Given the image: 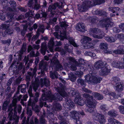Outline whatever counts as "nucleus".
<instances>
[{
    "mask_svg": "<svg viewBox=\"0 0 124 124\" xmlns=\"http://www.w3.org/2000/svg\"><path fill=\"white\" fill-rule=\"evenodd\" d=\"M51 66L52 67L54 66L55 71L50 73V77L52 79H57L59 77L60 75H59L58 71L61 70L63 69L62 66L60 63L59 60L55 56L53 57V59L51 61Z\"/></svg>",
    "mask_w": 124,
    "mask_h": 124,
    "instance_id": "nucleus-1",
    "label": "nucleus"
},
{
    "mask_svg": "<svg viewBox=\"0 0 124 124\" xmlns=\"http://www.w3.org/2000/svg\"><path fill=\"white\" fill-rule=\"evenodd\" d=\"M64 88V91L65 88V86L64 85L62 86V87H58L56 88V90L59 93V94L55 93L54 95L51 94V92L49 91L46 88H45L44 89L42 90V91L43 92H44L45 94L47 96V97H45L43 96L42 98L43 100H49L50 102H52L53 100H56L57 101H60L62 100V96L61 95L60 93L58 91V88Z\"/></svg>",
    "mask_w": 124,
    "mask_h": 124,
    "instance_id": "nucleus-2",
    "label": "nucleus"
},
{
    "mask_svg": "<svg viewBox=\"0 0 124 124\" xmlns=\"http://www.w3.org/2000/svg\"><path fill=\"white\" fill-rule=\"evenodd\" d=\"M57 91L60 93L62 97H65V101L66 102V105L64 107L69 109H70L69 108L70 107L73 108L74 106V104L70 99V97L68 96L64 91V88H58Z\"/></svg>",
    "mask_w": 124,
    "mask_h": 124,
    "instance_id": "nucleus-3",
    "label": "nucleus"
},
{
    "mask_svg": "<svg viewBox=\"0 0 124 124\" xmlns=\"http://www.w3.org/2000/svg\"><path fill=\"white\" fill-rule=\"evenodd\" d=\"M94 6L93 1L84 0L82 5L78 8V9L80 12H84L87 10L89 7Z\"/></svg>",
    "mask_w": 124,
    "mask_h": 124,
    "instance_id": "nucleus-4",
    "label": "nucleus"
},
{
    "mask_svg": "<svg viewBox=\"0 0 124 124\" xmlns=\"http://www.w3.org/2000/svg\"><path fill=\"white\" fill-rule=\"evenodd\" d=\"M29 94L30 98L28 101L27 105L28 106H31L32 109H33V107L35 106L36 103L38 101L39 96V93L38 92H36L35 96H33L32 92L31 93V95L30 93Z\"/></svg>",
    "mask_w": 124,
    "mask_h": 124,
    "instance_id": "nucleus-5",
    "label": "nucleus"
},
{
    "mask_svg": "<svg viewBox=\"0 0 124 124\" xmlns=\"http://www.w3.org/2000/svg\"><path fill=\"white\" fill-rule=\"evenodd\" d=\"M85 78V80L89 84H97L99 83L100 81L102 80L101 78L96 77L95 75L94 74L93 75V73H92L91 76L89 75H86Z\"/></svg>",
    "mask_w": 124,
    "mask_h": 124,
    "instance_id": "nucleus-6",
    "label": "nucleus"
},
{
    "mask_svg": "<svg viewBox=\"0 0 124 124\" xmlns=\"http://www.w3.org/2000/svg\"><path fill=\"white\" fill-rule=\"evenodd\" d=\"M83 97L86 99L87 106L89 108H93L96 105V103L93 101V97L88 94L85 93L83 94Z\"/></svg>",
    "mask_w": 124,
    "mask_h": 124,
    "instance_id": "nucleus-7",
    "label": "nucleus"
},
{
    "mask_svg": "<svg viewBox=\"0 0 124 124\" xmlns=\"http://www.w3.org/2000/svg\"><path fill=\"white\" fill-rule=\"evenodd\" d=\"M13 106L10 104L8 108V110L9 111L8 114V117L9 118V120H14V121L15 124H17L19 121V117L15 114L13 115V110H14V108H13ZM14 123L13 122L12 124H14Z\"/></svg>",
    "mask_w": 124,
    "mask_h": 124,
    "instance_id": "nucleus-8",
    "label": "nucleus"
},
{
    "mask_svg": "<svg viewBox=\"0 0 124 124\" xmlns=\"http://www.w3.org/2000/svg\"><path fill=\"white\" fill-rule=\"evenodd\" d=\"M34 3H33V0L29 1L28 6L34 10H38L39 9L41 6L39 3L38 2L37 0H34Z\"/></svg>",
    "mask_w": 124,
    "mask_h": 124,
    "instance_id": "nucleus-9",
    "label": "nucleus"
},
{
    "mask_svg": "<svg viewBox=\"0 0 124 124\" xmlns=\"http://www.w3.org/2000/svg\"><path fill=\"white\" fill-rule=\"evenodd\" d=\"M31 70L32 72H29L28 73V75L26 77V80L27 81H29L32 78L33 76L36 75V72L37 70L36 68L35 67L33 69L31 68Z\"/></svg>",
    "mask_w": 124,
    "mask_h": 124,
    "instance_id": "nucleus-10",
    "label": "nucleus"
},
{
    "mask_svg": "<svg viewBox=\"0 0 124 124\" xmlns=\"http://www.w3.org/2000/svg\"><path fill=\"white\" fill-rule=\"evenodd\" d=\"M105 20V21H103L102 22V25L103 27L107 28L109 26L112 27L114 23L111 21V19L110 18L107 17Z\"/></svg>",
    "mask_w": 124,
    "mask_h": 124,
    "instance_id": "nucleus-11",
    "label": "nucleus"
},
{
    "mask_svg": "<svg viewBox=\"0 0 124 124\" xmlns=\"http://www.w3.org/2000/svg\"><path fill=\"white\" fill-rule=\"evenodd\" d=\"M95 118L101 124H103L105 121L104 116L98 113H95L94 115Z\"/></svg>",
    "mask_w": 124,
    "mask_h": 124,
    "instance_id": "nucleus-12",
    "label": "nucleus"
},
{
    "mask_svg": "<svg viewBox=\"0 0 124 124\" xmlns=\"http://www.w3.org/2000/svg\"><path fill=\"white\" fill-rule=\"evenodd\" d=\"M19 64L18 61H14L11 65L9 69L11 70L14 73H17L19 71L18 69L17 68V66L16 64Z\"/></svg>",
    "mask_w": 124,
    "mask_h": 124,
    "instance_id": "nucleus-13",
    "label": "nucleus"
},
{
    "mask_svg": "<svg viewBox=\"0 0 124 124\" xmlns=\"http://www.w3.org/2000/svg\"><path fill=\"white\" fill-rule=\"evenodd\" d=\"M9 3L11 6V7L8 8L9 11V12H17L16 2L14 1L10 0L9 1Z\"/></svg>",
    "mask_w": 124,
    "mask_h": 124,
    "instance_id": "nucleus-14",
    "label": "nucleus"
},
{
    "mask_svg": "<svg viewBox=\"0 0 124 124\" xmlns=\"http://www.w3.org/2000/svg\"><path fill=\"white\" fill-rule=\"evenodd\" d=\"M17 12H10L7 13V16L8 19H10V21H15L16 20V18L17 17L16 13Z\"/></svg>",
    "mask_w": 124,
    "mask_h": 124,
    "instance_id": "nucleus-15",
    "label": "nucleus"
},
{
    "mask_svg": "<svg viewBox=\"0 0 124 124\" xmlns=\"http://www.w3.org/2000/svg\"><path fill=\"white\" fill-rule=\"evenodd\" d=\"M100 48L103 49L104 52L105 53L111 54L112 52L111 51H108L107 50L108 48V44L105 43H101L99 46Z\"/></svg>",
    "mask_w": 124,
    "mask_h": 124,
    "instance_id": "nucleus-16",
    "label": "nucleus"
},
{
    "mask_svg": "<svg viewBox=\"0 0 124 124\" xmlns=\"http://www.w3.org/2000/svg\"><path fill=\"white\" fill-rule=\"evenodd\" d=\"M39 86V84L35 83H32L29 86V89L28 90V93H30V95L31 94V93L32 92V88L35 92L38 89V88Z\"/></svg>",
    "mask_w": 124,
    "mask_h": 124,
    "instance_id": "nucleus-17",
    "label": "nucleus"
},
{
    "mask_svg": "<svg viewBox=\"0 0 124 124\" xmlns=\"http://www.w3.org/2000/svg\"><path fill=\"white\" fill-rule=\"evenodd\" d=\"M105 66V65L103 62L100 60L96 62L94 64V67L97 69H101Z\"/></svg>",
    "mask_w": 124,
    "mask_h": 124,
    "instance_id": "nucleus-18",
    "label": "nucleus"
},
{
    "mask_svg": "<svg viewBox=\"0 0 124 124\" xmlns=\"http://www.w3.org/2000/svg\"><path fill=\"white\" fill-rule=\"evenodd\" d=\"M116 91L118 92H121L123 90L124 87V84L120 82L116 83L115 85Z\"/></svg>",
    "mask_w": 124,
    "mask_h": 124,
    "instance_id": "nucleus-19",
    "label": "nucleus"
},
{
    "mask_svg": "<svg viewBox=\"0 0 124 124\" xmlns=\"http://www.w3.org/2000/svg\"><path fill=\"white\" fill-rule=\"evenodd\" d=\"M76 29L81 32H83L85 31V26L83 23H79L77 24L76 26Z\"/></svg>",
    "mask_w": 124,
    "mask_h": 124,
    "instance_id": "nucleus-20",
    "label": "nucleus"
},
{
    "mask_svg": "<svg viewBox=\"0 0 124 124\" xmlns=\"http://www.w3.org/2000/svg\"><path fill=\"white\" fill-rule=\"evenodd\" d=\"M68 114L67 112L65 111L62 115H59L58 116V119L61 122L64 121H67L68 118L67 116H68Z\"/></svg>",
    "mask_w": 124,
    "mask_h": 124,
    "instance_id": "nucleus-21",
    "label": "nucleus"
},
{
    "mask_svg": "<svg viewBox=\"0 0 124 124\" xmlns=\"http://www.w3.org/2000/svg\"><path fill=\"white\" fill-rule=\"evenodd\" d=\"M110 72V70L104 66L101 70L99 71V74L102 76H105L108 75Z\"/></svg>",
    "mask_w": 124,
    "mask_h": 124,
    "instance_id": "nucleus-22",
    "label": "nucleus"
},
{
    "mask_svg": "<svg viewBox=\"0 0 124 124\" xmlns=\"http://www.w3.org/2000/svg\"><path fill=\"white\" fill-rule=\"evenodd\" d=\"M26 47L25 46H23L21 50L19 51L17 53H18L17 55L18 56V60H21L23 59V53L25 51Z\"/></svg>",
    "mask_w": 124,
    "mask_h": 124,
    "instance_id": "nucleus-23",
    "label": "nucleus"
},
{
    "mask_svg": "<svg viewBox=\"0 0 124 124\" xmlns=\"http://www.w3.org/2000/svg\"><path fill=\"white\" fill-rule=\"evenodd\" d=\"M76 103L79 105L82 106L84 104V101L82 100L80 96L76 97L74 100Z\"/></svg>",
    "mask_w": 124,
    "mask_h": 124,
    "instance_id": "nucleus-24",
    "label": "nucleus"
},
{
    "mask_svg": "<svg viewBox=\"0 0 124 124\" xmlns=\"http://www.w3.org/2000/svg\"><path fill=\"white\" fill-rule=\"evenodd\" d=\"M92 40V39L90 38L83 36V38L80 40V42L83 44L85 45L89 42V41H91Z\"/></svg>",
    "mask_w": 124,
    "mask_h": 124,
    "instance_id": "nucleus-25",
    "label": "nucleus"
},
{
    "mask_svg": "<svg viewBox=\"0 0 124 124\" xmlns=\"http://www.w3.org/2000/svg\"><path fill=\"white\" fill-rule=\"evenodd\" d=\"M47 49V48L46 43L44 42L42 43L41 44V53L43 54V55H45Z\"/></svg>",
    "mask_w": 124,
    "mask_h": 124,
    "instance_id": "nucleus-26",
    "label": "nucleus"
},
{
    "mask_svg": "<svg viewBox=\"0 0 124 124\" xmlns=\"http://www.w3.org/2000/svg\"><path fill=\"white\" fill-rule=\"evenodd\" d=\"M72 117L74 120H78L80 119L79 113L75 111H71L70 112Z\"/></svg>",
    "mask_w": 124,
    "mask_h": 124,
    "instance_id": "nucleus-27",
    "label": "nucleus"
},
{
    "mask_svg": "<svg viewBox=\"0 0 124 124\" xmlns=\"http://www.w3.org/2000/svg\"><path fill=\"white\" fill-rule=\"evenodd\" d=\"M64 48L66 51L69 53L72 51L73 47L70 44H66L64 46Z\"/></svg>",
    "mask_w": 124,
    "mask_h": 124,
    "instance_id": "nucleus-28",
    "label": "nucleus"
},
{
    "mask_svg": "<svg viewBox=\"0 0 124 124\" xmlns=\"http://www.w3.org/2000/svg\"><path fill=\"white\" fill-rule=\"evenodd\" d=\"M44 93L42 95V97L41 98H40V99L39 101H40V102H39V104L40 106L42 107L43 106L44 104H45V106H46V103L45 102H43V101H46V100H43L42 98V97H43V96L44 97H47V96L46 95H45V94L44 92H43Z\"/></svg>",
    "mask_w": 124,
    "mask_h": 124,
    "instance_id": "nucleus-29",
    "label": "nucleus"
},
{
    "mask_svg": "<svg viewBox=\"0 0 124 124\" xmlns=\"http://www.w3.org/2000/svg\"><path fill=\"white\" fill-rule=\"evenodd\" d=\"M105 39L108 42L112 43L115 42L117 39V38L116 37H110L107 36L105 37Z\"/></svg>",
    "mask_w": 124,
    "mask_h": 124,
    "instance_id": "nucleus-30",
    "label": "nucleus"
},
{
    "mask_svg": "<svg viewBox=\"0 0 124 124\" xmlns=\"http://www.w3.org/2000/svg\"><path fill=\"white\" fill-rule=\"evenodd\" d=\"M54 39L53 38L51 39L48 44V46L49 47L50 51L52 52L53 51V46L54 45Z\"/></svg>",
    "mask_w": 124,
    "mask_h": 124,
    "instance_id": "nucleus-31",
    "label": "nucleus"
},
{
    "mask_svg": "<svg viewBox=\"0 0 124 124\" xmlns=\"http://www.w3.org/2000/svg\"><path fill=\"white\" fill-rule=\"evenodd\" d=\"M47 65V62L45 61H41L39 64V69H46Z\"/></svg>",
    "mask_w": 124,
    "mask_h": 124,
    "instance_id": "nucleus-32",
    "label": "nucleus"
},
{
    "mask_svg": "<svg viewBox=\"0 0 124 124\" xmlns=\"http://www.w3.org/2000/svg\"><path fill=\"white\" fill-rule=\"evenodd\" d=\"M69 79L72 82H74L76 80V77L75 75L72 72L68 74Z\"/></svg>",
    "mask_w": 124,
    "mask_h": 124,
    "instance_id": "nucleus-33",
    "label": "nucleus"
},
{
    "mask_svg": "<svg viewBox=\"0 0 124 124\" xmlns=\"http://www.w3.org/2000/svg\"><path fill=\"white\" fill-rule=\"evenodd\" d=\"M57 7L59 8L60 7V6L58 3H55L53 5H50L49 6L48 9L49 11H52V10L55 9Z\"/></svg>",
    "mask_w": 124,
    "mask_h": 124,
    "instance_id": "nucleus-34",
    "label": "nucleus"
},
{
    "mask_svg": "<svg viewBox=\"0 0 124 124\" xmlns=\"http://www.w3.org/2000/svg\"><path fill=\"white\" fill-rule=\"evenodd\" d=\"M93 96L94 97L97 98L98 100H101L103 98V96L99 93L96 92H94L92 93Z\"/></svg>",
    "mask_w": 124,
    "mask_h": 124,
    "instance_id": "nucleus-35",
    "label": "nucleus"
},
{
    "mask_svg": "<svg viewBox=\"0 0 124 124\" xmlns=\"http://www.w3.org/2000/svg\"><path fill=\"white\" fill-rule=\"evenodd\" d=\"M17 102V98H14L13 99L11 104L14 107V111L15 113L16 112L17 106L16 103Z\"/></svg>",
    "mask_w": 124,
    "mask_h": 124,
    "instance_id": "nucleus-36",
    "label": "nucleus"
},
{
    "mask_svg": "<svg viewBox=\"0 0 124 124\" xmlns=\"http://www.w3.org/2000/svg\"><path fill=\"white\" fill-rule=\"evenodd\" d=\"M40 81L42 83L45 85L46 87H48L50 85V83L48 80L46 78H44L43 79L41 78L40 79Z\"/></svg>",
    "mask_w": 124,
    "mask_h": 124,
    "instance_id": "nucleus-37",
    "label": "nucleus"
},
{
    "mask_svg": "<svg viewBox=\"0 0 124 124\" xmlns=\"http://www.w3.org/2000/svg\"><path fill=\"white\" fill-rule=\"evenodd\" d=\"M26 85L25 84H23L19 85L17 89L21 88V92L23 93L25 92L26 91Z\"/></svg>",
    "mask_w": 124,
    "mask_h": 124,
    "instance_id": "nucleus-38",
    "label": "nucleus"
},
{
    "mask_svg": "<svg viewBox=\"0 0 124 124\" xmlns=\"http://www.w3.org/2000/svg\"><path fill=\"white\" fill-rule=\"evenodd\" d=\"M113 53L116 54H124V50L122 48L119 49L114 51Z\"/></svg>",
    "mask_w": 124,
    "mask_h": 124,
    "instance_id": "nucleus-39",
    "label": "nucleus"
},
{
    "mask_svg": "<svg viewBox=\"0 0 124 124\" xmlns=\"http://www.w3.org/2000/svg\"><path fill=\"white\" fill-rule=\"evenodd\" d=\"M47 117L50 120L49 121V122L52 124V122H54V115L53 113H50L47 116Z\"/></svg>",
    "mask_w": 124,
    "mask_h": 124,
    "instance_id": "nucleus-40",
    "label": "nucleus"
},
{
    "mask_svg": "<svg viewBox=\"0 0 124 124\" xmlns=\"http://www.w3.org/2000/svg\"><path fill=\"white\" fill-rule=\"evenodd\" d=\"M54 34L56 38L59 39L61 40H63L64 39L66 38V35L65 33H64L63 36H62L61 35L59 36L58 33L56 32L54 33Z\"/></svg>",
    "mask_w": 124,
    "mask_h": 124,
    "instance_id": "nucleus-41",
    "label": "nucleus"
},
{
    "mask_svg": "<svg viewBox=\"0 0 124 124\" xmlns=\"http://www.w3.org/2000/svg\"><path fill=\"white\" fill-rule=\"evenodd\" d=\"M45 28V27L43 25L39 24V26L38 28V29L37 32L38 33L41 32L43 33L44 32Z\"/></svg>",
    "mask_w": 124,
    "mask_h": 124,
    "instance_id": "nucleus-42",
    "label": "nucleus"
},
{
    "mask_svg": "<svg viewBox=\"0 0 124 124\" xmlns=\"http://www.w3.org/2000/svg\"><path fill=\"white\" fill-rule=\"evenodd\" d=\"M45 116V114L43 113V115H41L40 118V123L41 124H45L46 120L44 119Z\"/></svg>",
    "mask_w": 124,
    "mask_h": 124,
    "instance_id": "nucleus-43",
    "label": "nucleus"
},
{
    "mask_svg": "<svg viewBox=\"0 0 124 124\" xmlns=\"http://www.w3.org/2000/svg\"><path fill=\"white\" fill-rule=\"evenodd\" d=\"M70 93L73 96H76V97L80 96V94L73 89L71 90Z\"/></svg>",
    "mask_w": 124,
    "mask_h": 124,
    "instance_id": "nucleus-44",
    "label": "nucleus"
},
{
    "mask_svg": "<svg viewBox=\"0 0 124 124\" xmlns=\"http://www.w3.org/2000/svg\"><path fill=\"white\" fill-rule=\"evenodd\" d=\"M27 26L26 25H24L23 27V29L22 30H21L20 31V33L21 34L23 37L27 30Z\"/></svg>",
    "mask_w": 124,
    "mask_h": 124,
    "instance_id": "nucleus-45",
    "label": "nucleus"
},
{
    "mask_svg": "<svg viewBox=\"0 0 124 124\" xmlns=\"http://www.w3.org/2000/svg\"><path fill=\"white\" fill-rule=\"evenodd\" d=\"M54 107L56 111H59L62 109V107L61 104L59 103H56L54 106Z\"/></svg>",
    "mask_w": 124,
    "mask_h": 124,
    "instance_id": "nucleus-46",
    "label": "nucleus"
},
{
    "mask_svg": "<svg viewBox=\"0 0 124 124\" xmlns=\"http://www.w3.org/2000/svg\"><path fill=\"white\" fill-rule=\"evenodd\" d=\"M116 112L113 110H110L108 112V114L111 116H116Z\"/></svg>",
    "mask_w": 124,
    "mask_h": 124,
    "instance_id": "nucleus-47",
    "label": "nucleus"
},
{
    "mask_svg": "<svg viewBox=\"0 0 124 124\" xmlns=\"http://www.w3.org/2000/svg\"><path fill=\"white\" fill-rule=\"evenodd\" d=\"M77 82L79 84H80L83 87H85L86 84L84 81L81 78H79L77 80Z\"/></svg>",
    "mask_w": 124,
    "mask_h": 124,
    "instance_id": "nucleus-48",
    "label": "nucleus"
},
{
    "mask_svg": "<svg viewBox=\"0 0 124 124\" xmlns=\"http://www.w3.org/2000/svg\"><path fill=\"white\" fill-rule=\"evenodd\" d=\"M9 103V102L8 101H6L3 102L2 107V109L3 110H6L7 109Z\"/></svg>",
    "mask_w": 124,
    "mask_h": 124,
    "instance_id": "nucleus-49",
    "label": "nucleus"
},
{
    "mask_svg": "<svg viewBox=\"0 0 124 124\" xmlns=\"http://www.w3.org/2000/svg\"><path fill=\"white\" fill-rule=\"evenodd\" d=\"M95 13L99 16H103L104 15H106L107 13L105 12L102 11L97 10L95 11Z\"/></svg>",
    "mask_w": 124,
    "mask_h": 124,
    "instance_id": "nucleus-50",
    "label": "nucleus"
},
{
    "mask_svg": "<svg viewBox=\"0 0 124 124\" xmlns=\"http://www.w3.org/2000/svg\"><path fill=\"white\" fill-rule=\"evenodd\" d=\"M69 41L70 43L75 47H77L78 46L74 41V40L72 38L69 39Z\"/></svg>",
    "mask_w": 124,
    "mask_h": 124,
    "instance_id": "nucleus-51",
    "label": "nucleus"
},
{
    "mask_svg": "<svg viewBox=\"0 0 124 124\" xmlns=\"http://www.w3.org/2000/svg\"><path fill=\"white\" fill-rule=\"evenodd\" d=\"M91 31L93 33L97 34L101 31V30L98 28H91Z\"/></svg>",
    "mask_w": 124,
    "mask_h": 124,
    "instance_id": "nucleus-52",
    "label": "nucleus"
},
{
    "mask_svg": "<svg viewBox=\"0 0 124 124\" xmlns=\"http://www.w3.org/2000/svg\"><path fill=\"white\" fill-rule=\"evenodd\" d=\"M94 6L96 5H99L105 2L104 0H96L93 1Z\"/></svg>",
    "mask_w": 124,
    "mask_h": 124,
    "instance_id": "nucleus-53",
    "label": "nucleus"
},
{
    "mask_svg": "<svg viewBox=\"0 0 124 124\" xmlns=\"http://www.w3.org/2000/svg\"><path fill=\"white\" fill-rule=\"evenodd\" d=\"M11 42V40L9 39L6 40H2V43L6 44L8 46H9Z\"/></svg>",
    "mask_w": 124,
    "mask_h": 124,
    "instance_id": "nucleus-54",
    "label": "nucleus"
},
{
    "mask_svg": "<svg viewBox=\"0 0 124 124\" xmlns=\"http://www.w3.org/2000/svg\"><path fill=\"white\" fill-rule=\"evenodd\" d=\"M84 62V60L83 59L80 58L78 60V61L76 63V65L77 66H81L83 64V62Z\"/></svg>",
    "mask_w": 124,
    "mask_h": 124,
    "instance_id": "nucleus-55",
    "label": "nucleus"
},
{
    "mask_svg": "<svg viewBox=\"0 0 124 124\" xmlns=\"http://www.w3.org/2000/svg\"><path fill=\"white\" fill-rule=\"evenodd\" d=\"M9 25L5 24H1L0 26V29L3 30H6L9 27Z\"/></svg>",
    "mask_w": 124,
    "mask_h": 124,
    "instance_id": "nucleus-56",
    "label": "nucleus"
},
{
    "mask_svg": "<svg viewBox=\"0 0 124 124\" xmlns=\"http://www.w3.org/2000/svg\"><path fill=\"white\" fill-rule=\"evenodd\" d=\"M86 48H94V46L93 44L92 43L88 42L85 45Z\"/></svg>",
    "mask_w": 124,
    "mask_h": 124,
    "instance_id": "nucleus-57",
    "label": "nucleus"
},
{
    "mask_svg": "<svg viewBox=\"0 0 124 124\" xmlns=\"http://www.w3.org/2000/svg\"><path fill=\"white\" fill-rule=\"evenodd\" d=\"M119 68H124V61H119Z\"/></svg>",
    "mask_w": 124,
    "mask_h": 124,
    "instance_id": "nucleus-58",
    "label": "nucleus"
},
{
    "mask_svg": "<svg viewBox=\"0 0 124 124\" xmlns=\"http://www.w3.org/2000/svg\"><path fill=\"white\" fill-rule=\"evenodd\" d=\"M112 65L113 67L119 68V61H114L112 63Z\"/></svg>",
    "mask_w": 124,
    "mask_h": 124,
    "instance_id": "nucleus-59",
    "label": "nucleus"
},
{
    "mask_svg": "<svg viewBox=\"0 0 124 124\" xmlns=\"http://www.w3.org/2000/svg\"><path fill=\"white\" fill-rule=\"evenodd\" d=\"M116 120L114 119L110 118L108 119V121L109 123L111 124H115Z\"/></svg>",
    "mask_w": 124,
    "mask_h": 124,
    "instance_id": "nucleus-60",
    "label": "nucleus"
},
{
    "mask_svg": "<svg viewBox=\"0 0 124 124\" xmlns=\"http://www.w3.org/2000/svg\"><path fill=\"white\" fill-rule=\"evenodd\" d=\"M27 114L30 117L32 115V111L30 108L27 107Z\"/></svg>",
    "mask_w": 124,
    "mask_h": 124,
    "instance_id": "nucleus-61",
    "label": "nucleus"
},
{
    "mask_svg": "<svg viewBox=\"0 0 124 124\" xmlns=\"http://www.w3.org/2000/svg\"><path fill=\"white\" fill-rule=\"evenodd\" d=\"M22 80V78H18L15 80V85H18L19 84Z\"/></svg>",
    "mask_w": 124,
    "mask_h": 124,
    "instance_id": "nucleus-62",
    "label": "nucleus"
},
{
    "mask_svg": "<svg viewBox=\"0 0 124 124\" xmlns=\"http://www.w3.org/2000/svg\"><path fill=\"white\" fill-rule=\"evenodd\" d=\"M77 66L75 64V65L73 64H72L71 66L70 67V70L72 71H75L77 69Z\"/></svg>",
    "mask_w": 124,
    "mask_h": 124,
    "instance_id": "nucleus-63",
    "label": "nucleus"
},
{
    "mask_svg": "<svg viewBox=\"0 0 124 124\" xmlns=\"http://www.w3.org/2000/svg\"><path fill=\"white\" fill-rule=\"evenodd\" d=\"M118 109L120 112L122 114H124V106H120L118 107Z\"/></svg>",
    "mask_w": 124,
    "mask_h": 124,
    "instance_id": "nucleus-64",
    "label": "nucleus"
}]
</instances>
